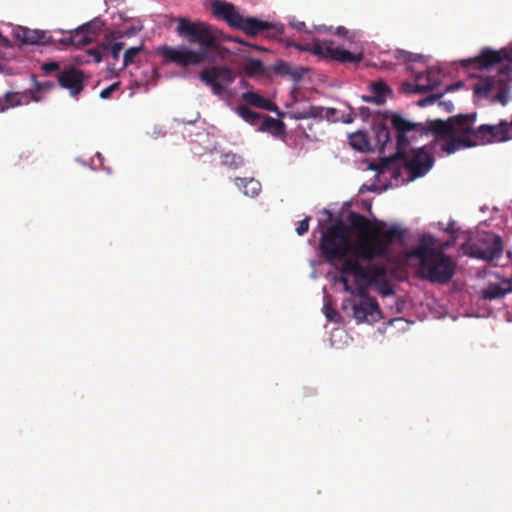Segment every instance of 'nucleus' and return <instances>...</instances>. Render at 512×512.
Segmentation results:
<instances>
[{"label": "nucleus", "mask_w": 512, "mask_h": 512, "mask_svg": "<svg viewBox=\"0 0 512 512\" xmlns=\"http://www.w3.org/2000/svg\"><path fill=\"white\" fill-rule=\"evenodd\" d=\"M348 221L349 227L337 220L322 231L318 247L325 262H343L350 258V254L369 262L387 258L391 253L390 246L403 242L406 233L398 224L371 221L357 212H350Z\"/></svg>", "instance_id": "nucleus-1"}, {"label": "nucleus", "mask_w": 512, "mask_h": 512, "mask_svg": "<svg viewBox=\"0 0 512 512\" xmlns=\"http://www.w3.org/2000/svg\"><path fill=\"white\" fill-rule=\"evenodd\" d=\"M177 22L178 35L187 38L190 43L198 44L200 49L160 46L157 54L162 57L165 64L190 67L199 66L204 62L214 63L215 56L221 60L226 59L230 51L220 44L218 31L212 25L203 21H190L184 17H180Z\"/></svg>", "instance_id": "nucleus-2"}, {"label": "nucleus", "mask_w": 512, "mask_h": 512, "mask_svg": "<svg viewBox=\"0 0 512 512\" xmlns=\"http://www.w3.org/2000/svg\"><path fill=\"white\" fill-rule=\"evenodd\" d=\"M432 240L418 243L409 257L418 259L419 275L433 284H447L456 271V263L451 256L434 250Z\"/></svg>", "instance_id": "nucleus-3"}, {"label": "nucleus", "mask_w": 512, "mask_h": 512, "mask_svg": "<svg viewBox=\"0 0 512 512\" xmlns=\"http://www.w3.org/2000/svg\"><path fill=\"white\" fill-rule=\"evenodd\" d=\"M211 8L215 17L226 21L231 27L242 30L251 37L269 31L274 27L272 23L256 17H243L232 3L226 1L215 0Z\"/></svg>", "instance_id": "nucleus-4"}, {"label": "nucleus", "mask_w": 512, "mask_h": 512, "mask_svg": "<svg viewBox=\"0 0 512 512\" xmlns=\"http://www.w3.org/2000/svg\"><path fill=\"white\" fill-rule=\"evenodd\" d=\"M463 253L472 258L491 262L502 256V238L494 233H483L461 245Z\"/></svg>", "instance_id": "nucleus-5"}, {"label": "nucleus", "mask_w": 512, "mask_h": 512, "mask_svg": "<svg viewBox=\"0 0 512 512\" xmlns=\"http://www.w3.org/2000/svg\"><path fill=\"white\" fill-rule=\"evenodd\" d=\"M359 258H349L343 261L340 269V281L344 285L345 291H350L351 286L349 284L348 275L355 277V284L373 285L378 282L380 278L385 276V269L382 266L370 265L368 267L362 266Z\"/></svg>", "instance_id": "nucleus-6"}, {"label": "nucleus", "mask_w": 512, "mask_h": 512, "mask_svg": "<svg viewBox=\"0 0 512 512\" xmlns=\"http://www.w3.org/2000/svg\"><path fill=\"white\" fill-rule=\"evenodd\" d=\"M511 72L512 69L506 65L499 70L498 76L480 79L477 83H475L473 87L475 95L482 98H487L492 93H495L492 96V100L502 105H506L508 102V94L510 90L509 75Z\"/></svg>", "instance_id": "nucleus-7"}, {"label": "nucleus", "mask_w": 512, "mask_h": 512, "mask_svg": "<svg viewBox=\"0 0 512 512\" xmlns=\"http://www.w3.org/2000/svg\"><path fill=\"white\" fill-rule=\"evenodd\" d=\"M298 49L309 52L323 59L339 63H358L363 59L362 53H351L348 50L335 47L332 40L313 39L311 43L297 46Z\"/></svg>", "instance_id": "nucleus-8"}, {"label": "nucleus", "mask_w": 512, "mask_h": 512, "mask_svg": "<svg viewBox=\"0 0 512 512\" xmlns=\"http://www.w3.org/2000/svg\"><path fill=\"white\" fill-rule=\"evenodd\" d=\"M199 79L211 88L214 95L222 96L227 87L234 82L235 74L228 66L213 65L202 70Z\"/></svg>", "instance_id": "nucleus-9"}, {"label": "nucleus", "mask_w": 512, "mask_h": 512, "mask_svg": "<svg viewBox=\"0 0 512 512\" xmlns=\"http://www.w3.org/2000/svg\"><path fill=\"white\" fill-rule=\"evenodd\" d=\"M504 60L512 62V52L507 49L494 50L485 47L480 54L474 58L463 60L462 64L466 67H473L480 70L489 69L496 64L502 63Z\"/></svg>", "instance_id": "nucleus-10"}, {"label": "nucleus", "mask_w": 512, "mask_h": 512, "mask_svg": "<svg viewBox=\"0 0 512 512\" xmlns=\"http://www.w3.org/2000/svg\"><path fill=\"white\" fill-rule=\"evenodd\" d=\"M401 160L413 179L424 176L434 164V157L425 147L413 149L411 154L408 153Z\"/></svg>", "instance_id": "nucleus-11"}, {"label": "nucleus", "mask_w": 512, "mask_h": 512, "mask_svg": "<svg viewBox=\"0 0 512 512\" xmlns=\"http://www.w3.org/2000/svg\"><path fill=\"white\" fill-rule=\"evenodd\" d=\"M510 139H512L511 125L506 120H501L496 125H480L476 131V141L482 144L505 142Z\"/></svg>", "instance_id": "nucleus-12"}, {"label": "nucleus", "mask_w": 512, "mask_h": 512, "mask_svg": "<svg viewBox=\"0 0 512 512\" xmlns=\"http://www.w3.org/2000/svg\"><path fill=\"white\" fill-rule=\"evenodd\" d=\"M391 124L398 132L396 140V157L399 159L405 158L408 154L406 149L409 145V140L405 134L409 131L416 130L420 127V124L408 121L400 114L396 113L391 116Z\"/></svg>", "instance_id": "nucleus-13"}, {"label": "nucleus", "mask_w": 512, "mask_h": 512, "mask_svg": "<svg viewBox=\"0 0 512 512\" xmlns=\"http://www.w3.org/2000/svg\"><path fill=\"white\" fill-rule=\"evenodd\" d=\"M353 317L357 323H376L381 319L379 304L375 298L354 301L352 304Z\"/></svg>", "instance_id": "nucleus-14"}, {"label": "nucleus", "mask_w": 512, "mask_h": 512, "mask_svg": "<svg viewBox=\"0 0 512 512\" xmlns=\"http://www.w3.org/2000/svg\"><path fill=\"white\" fill-rule=\"evenodd\" d=\"M85 75L77 68H68L60 71L58 75L59 85L69 90L71 96H77L84 89Z\"/></svg>", "instance_id": "nucleus-15"}, {"label": "nucleus", "mask_w": 512, "mask_h": 512, "mask_svg": "<svg viewBox=\"0 0 512 512\" xmlns=\"http://www.w3.org/2000/svg\"><path fill=\"white\" fill-rule=\"evenodd\" d=\"M14 36L17 40L29 45H49L54 41V36L46 31L29 29L27 27H18Z\"/></svg>", "instance_id": "nucleus-16"}, {"label": "nucleus", "mask_w": 512, "mask_h": 512, "mask_svg": "<svg viewBox=\"0 0 512 512\" xmlns=\"http://www.w3.org/2000/svg\"><path fill=\"white\" fill-rule=\"evenodd\" d=\"M476 118L477 114L475 112L450 117L453 126V136L471 137L476 140L477 128L474 127Z\"/></svg>", "instance_id": "nucleus-17"}, {"label": "nucleus", "mask_w": 512, "mask_h": 512, "mask_svg": "<svg viewBox=\"0 0 512 512\" xmlns=\"http://www.w3.org/2000/svg\"><path fill=\"white\" fill-rule=\"evenodd\" d=\"M415 79L417 83L412 91L418 94L432 91L441 83L440 73L434 68L429 69L425 76L422 73L416 74Z\"/></svg>", "instance_id": "nucleus-18"}, {"label": "nucleus", "mask_w": 512, "mask_h": 512, "mask_svg": "<svg viewBox=\"0 0 512 512\" xmlns=\"http://www.w3.org/2000/svg\"><path fill=\"white\" fill-rule=\"evenodd\" d=\"M510 292H512V281L503 280L500 283H490L482 291V297L488 300L501 299Z\"/></svg>", "instance_id": "nucleus-19"}, {"label": "nucleus", "mask_w": 512, "mask_h": 512, "mask_svg": "<svg viewBox=\"0 0 512 512\" xmlns=\"http://www.w3.org/2000/svg\"><path fill=\"white\" fill-rule=\"evenodd\" d=\"M448 138L447 142L442 146V150L447 154L455 153L462 148H471L478 145V142L471 137L451 136Z\"/></svg>", "instance_id": "nucleus-20"}, {"label": "nucleus", "mask_w": 512, "mask_h": 512, "mask_svg": "<svg viewBox=\"0 0 512 512\" xmlns=\"http://www.w3.org/2000/svg\"><path fill=\"white\" fill-rule=\"evenodd\" d=\"M273 71L281 76H289L294 81L301 80L307 73V69L303 67H293L285 61H278L274 64Z\"/></svg>", "instance_id": "nucleus-21"}, {"label": "nucleus", "mask_w": 512, "mask_h": 512, "mask_svg": "<svg viewBox=\"0 0 512 512\" xmlns=\"http://www.w3.org/2000/svg\"><path fill=\"white\" fill-rule=\"evenodd\" d=\"M242 99L249 105L254 107L268 110V111H277L278 107L271 100L259 95L256 92L248 91L242 94Z\"/></svg>", "instance_id": "nucleus-22"}, {"label": "nucleus", "mask_w": 512, "mask_h": 512, "mask_svg": "<svg viewBox=\"0 0 512 512\" xmlns=\"http://www.w3.org/2000/svg\"><path fill=\"white\" fill-rule=\"evenodd\" d=\"M90 25L85 24L79 28L70 31L68 34V40L71 41V45L78 48L84 47L92 42V37L89 35Z\"/></svg>", "instance_id": "nucleus-23"}, {"label": "nucleus", "mask_w": 512, "mask_h": 512, "mask_svg": "<svg viewBox=\"0 0 512 512\" xmlns=\"http://www.w3.org/2000/svg\"><path fill=\"white\" fill-rule=\"evenodd\" d=\"M390 88L382 82H375L371 85V95L363 96V100L368 103L382 105L386 101V96L390 93Z\"/></svg>", "instance_id": "nucleus-24"}, {"label": "nucleus", "mask_w": 512, "mask_h": 512, "mask_svg": "<svg viewBox=\"0 0 512 512\" xmlns=\"http://www.w3.org/2000/svg\"><path fill=\"white\" fill-rule=\"evenodd\" d=\"M429 130L437 137L447 138L453 136V126L450 117L447 120H433L428 123Z\"/></svg>", "instance_id": "nucleus-25"}, {"label": "nucleus", "mask_w": 512, "mask_h": 512, "mask_svg": "<svg viewBox=\"0 0 512 512\" xmlns=\"http://www.w3.org/2000/svg\"><path fill=\"white\" fill-rule=\"evenodd\" d=\"M28 103V97L24 94L17 92H7L2 98H0V111L3 112L10 108H14Z\"/></svg>", "instance_id": "nucleus-26"}, {"label": "nucleus", "mask_w": 512, "mask_h": 512, "mask_svg": "<svg viewBox=\"0 0 512 512\" xmlns=\"http://www.w3.org/2000/svg\"><path fill=\"white\" fill-rule=\"evenodd\" d=\"M235 184L240 189H243V193L246 196L255 197L261 191V183L254 178H236Z\"/></svg>", "instance_id": "nucleus-27"}, {"label": "nucleus", "mask_w": 512, "mask_h": 512, "mask_svg": "<svg viewBox=\"0 0 512 512\" xmlns=\"http://www.w3.org/2000/svg\"><path fill=\"white\" fill-rule=\"evenodd\" d=\"M260 130L269 132L274 136H280L285 132V125L279 119L264 116L260 125Z\"/></svg>", "instance_id": "nucleus-28"}, {"label": "nucleus", "mask_w": 512, "mask_h": 512, "mask_svg": "<svg viewBox=\"0 0 512 512\" xmlns=\"http://www.w3.org/2000/svg\"><path fill=\"white\" fill-rule=\"evenodd\" d=\"M376 147L381 152L384 151L386 145L390 143V131L389 128L384 124L376 125L374 128Z\"/></svg>", "instance_id": "nucleus-29"}, {"label": "nucleus", "mask_w": 512, "mask_h": 512, "mask_svg": "<svg viewBox=\"0 0 512 512\" xmlns=\"http://www.w3.org/2000/svg\"><path fill=\"white\" fill-rule=\"evenodd\" d=\"M349 144L361 152L371 150L367 134L360 131L350 135Z\"/></svg>", "instance_id": "nucleus-30"}, {"label": "nucleus", "mask_w": 512, "mask_h": 512, "mask_svg": "<svg viewBox=\"0 0 512 512\" xmlns=\"http://www.w3.org/2000/svg\"><path fill=\"white\" fill-rule=\"evenodd\" d=\"M236 112L244 121L251 125H258L261 120L260 114L251 110L246 105H239L236 108Z\"/></svg>", "instance_id": "nucleus-31"}, {"label": "nucleus", "mask_w": 512, "mask_h": 512, "mask_svg": "<svg viewBox=\"0 0 512 512\" xmlns=\"http://www.w3.org/2000/svg\"><path fill=\"white\" fill-rule=\"evenodd\" d=\"M221 162L224 166L231 169H238L244 164V160L240 155L228 152L222 155Z\"/></svg>", "instance_id": "nucleus-32"}, {"label": "nucleus", "mask_w": 512, "mask_h": 512, "mask_svg": "<svg viewBox=\"0 0 512 512\" xmlns=\"http://www.w3.org/2000/svg\"><path fill=\"white\" fill-rule=\"evenodd\" d=\"M245 71L249 76L262 74L264 72V65L261 60L251 58L245 64Z\"/></svg>", "instance_id": "nucleus-33"}, {"label": "nucleus", "mask_w": 512, "mask_h": 512, "mask_svg": "<svg viewBox=\"0 0 512 512\" xmlns=\"http://www.w3.org/2000/svg\"><path fill=\"white\" fill-rule=\"evenodd\" d=\"M454 87H455L454 85H450L442 93L432 94V95H429V96H427L425 98L420 99L418 101V106L419 107H426L428 105H432V104L436 103L438 100H440V98H442L444 93H446L448 91H451Z\"/></svg>", "instance_id": "nucleus-34"}, {"label": "nucleus", "mask_w": 512, "mask_h": 512, "mask_svg": "<svg viewBox=\"0 0 512 512\" xmlns=\"http://www.w3.org/2000/svg\"><path fill=\"white\" fill-rule=\"evenodd\" d=\"M143 50V46L131 47L127 49L123 57V66L127 67L135 62V57Z\"/></svg>", "instance_id": "nucleus-35"}, {"label": "nucleus", "mask_w": 512, "mask_h": 512, "mask_svg": "<svg viewBox=\"0 0 512 512\" xmlns=\"http://www.w3.org/2000/svg\"><path fill=\"white\" fill-rule=\"evenodd\" d=\"M369 287V285H365V284H356V287L355 289H353L351 287V290L349 291L352 295H355V296H358L359 297V300L358 301H363L365 300L366 298H371L369 296V294L367 293V288Z\"/></svg>", "instance_id": "nucleus-36"}, {"label": "nucleus", "mask_w": 512, "mask_h": 512, "mask_svg": "<svg viewBox=\"0 0 512 512\" xmlns=\"http://www.w3.org/2000/svg\"><path fill=\"white\" fill-rule=\"evenodd\" d=\"M428 240H432L433 242V245L432 247L434 248V250L438 251V250H441L442 253H445V251L451 246V243L450 242H445V243H442L440 245H437V240L435 237L433 236H423L419 239V243H423L425 241H428Z\"/></svg>", "instance_id": "nucleus-37"}, {"label": "nucleus", "mask_w": 512, "mask_h": 512, "mask_svg": "<svg viewBox=\"0 0 512 512\" xmlns=\"http://www.w3.org/2000/svg\"><path fill=\"white\" fill-rule=\"evenodd\" d=\"M120 87V82H115L100 92L102 99H108Z\"/></svg>", "instance_id": "nucleus-38"}, {"label": "nucleus", "mask_w": 512, "mask_h": 512, "mask_svg": "<svg viewBox=\"0 0 512 512\" xmlns=\"http://www.w3.org/2000/svg\"><path fill=\"white\" fill-rule=\"evenodd\" d=\"M318 115V108L310 107L308 111H303L295 114L296 119H307L309 117H316Z\"/></svg>", "instance_id": "nucleus-39"}, {"label": "nucleus", "mask_w": 512, "mask_h": 512, "mask_svg": "<svg viewBox=\"0 0 512 512\" xmlns=\"http://www.w3.org/2000/svg\"><path fill=\"white\" fill-rule=\"evenodd\" d=\"M310 217H306L298 223L296 232L299 236L304 235L309 230Z\"/></svg>", "instance_id": "nucleus-40"}, {"label": "nucleus", "mask_w": 512, "mask_h": 512, "mask_svg": "<svg viewBox=\"0 0 512 512\" xmlns=\"http://www.w3.org/2000/svg\"><path fill=\"white\" fill-rule=\"evenodd\" d=\"M88 55L93 58V61L99 63L102 60L103 53L101 48H93L88 51Z\"/></svg>", "instance_id": "nucleus-41"}, {"label": "nucleus", "mask_w": 512, "mask_h": 512, "mask_svg": "<svg viewBox=\"0 0 512 512\" xmlns=\"http://www.w3.org/2000/svg\"><path fill=\"white\" fill-rule=\"evenodd\" d=\"M124 48L123 42H115L111 47V55L114 59H118L120 52Z\"/></svg>", "instance_id": "nucleus-42"}, {"label": "nucleus", "mask_w": 512, "mask_h": 512, "mask_svg": "<svg viewBox=\"0 0 512 512\" xmlns=\"http://www.w3.org/2000/svg\"><path fill=\"white\" fill-rule=\"evenodd\" d=\"M59 63L57 62H47L42 65V69L45 72H53L59 69Z\"/></svg>", "instance_id": "nucleus-43"}, {"label": "nucleus", "mask_w": 512, "mask_h": 512, "mask_svg": "<svg viewBox=\"0 0 512 512\" xmlns=\"http://www.w3.org/2000/svg\"><path fill=\"white\" fill-rule=\"evenodd\" d=\"M439 105L448 113H451L454 110V105L451 101H440Z\"/></svg>", "instance_id": "nucleus-44"}, {"label": "nucleus", "mask_w": 512, "mask_h": 512, "mask_svg": "<svg viewBox=\"0 0 512 512\" xmlns=\"http://www.w3.org/2000/svg\"><path fill=\"white\" fill-rule=\"evenodd\" d=\"M359 115L363 120H367L371 115L370 109L368 107H360Z\"/></svg>", "instance_id": "nucleus-45"}, {"label": "nucleus", "mask_w": 512, "mask_h": 512, "mask_svg": "<svg viewBox=\"0 0 512 512\" xmlns=\"http://www.w3.org/2000/svg\"><path fill=\"white\" fill-rule=\"evenodd\" d=\"M57 43L62 44V45H71V41L68 40V35L61 37V38L54 37V41L51 44H57Z\"/></svg>", "instance_id": "nucleus-46"}, {"label": "nucleus", "mask_w": 512, "mask_h": 512, "mask_svg": "<svg viewBox=\"0 0 512 512\" xmlns=\"http://www.w3.org/2000/svg\"><path fill=\"white\" fill-rule=\"evenodd\" d=\"M380 292L383 295H390L393 293V290H392L391 286L385 282L384 285L382 286V288L380 289Z\"/></svg>", "instance_id": "nucleus-47"}, {"label": "nucleus", "mask_w": 512, "mask_h": 512, "mask_svg": "<svg viewBox=\"0 0 512 512\" xmlns=\"http://www.w3.org/2000/svg\"><path fill=\"white\" fill-rule=\"evenodd\" d=\"M418 58H420V56H417V55H414L412 53H408V52H405L404 53V59L406 61H416Z\"/></svg>", "instance_id": "nucleus-48"}, {"label": "nucleus", "mask_w": 512, "mask_h": 512, "mask_svg": "<svg viewBox=\"0 0 512 512\" xmlns=\"http://www.w3.org/2000/svg\"><path fill=\"white\" fill-rule=\"evenodd\" d=\"M336 34L344 36V35L347 34V29L345 27L340 26V27L337 28Z\"/></svg>", "instance_id": "nucleus-49"}, {"label": "nucleus", "mask_w": 512, "mask_h": 512, "mask_svg": "<svg viewBox=\"0 0 512 512\" xmlns=\"http://www.w3.org/2000/svg\"><path fill=\"white\" fill-rule=\"evenodd\" d=\"M332 314H333V315H336L337 313H336V311H335V310H329V309H327V311H326V316H327V318H328V319L333 320V316H332Z\"/></svg>", "instance_id": "nucleus-50"}, {"label": "nucleus", "mask_w": 512, "mask_h": 512, "mask_svg": "<svg viewBox=\"0 0 512 512\" xmlns=\"http://www.w3.org/2000/svg\"><path fill=\"white\" fill-rule=\"evenodd\" d=\"M0 42L4 45V46H7L8 43H9V40L5 37H3L1 34H0Z\"/></svg>", "instance_id": "nucleus-51"}, {"label": "nucleus", "mask_w": 512, "mask_h": 512, "mask_svg": "<svg viewBox=\"0 0 512 512\" xmlns=\"http://www.w3.org/2000/svg\"><path fill=\"white\" fill-rule=\"evenodd\" d=\"M387 168H388V163L385 162L383 165H381V168H380L379 172H384V170L387 169Z\"/></svg>", "instance_id": "nucleus-52"}, {"label": "nucleus", "mask_w": 512, "mask_h": 512, "mask_svg": "<svg viewBox=\"0 0 512 512\" xmlns=\"http://www.w3.org/2000/svg\"><path fill=\"white\" fill-rule=\"evenodd\" d=\"M232 40L240 44H245V42L239 38H232Z\"/></svg>", "instance_id": "nucleus-53"}, {"label": "nucleus", "mask_w": 512, "mask_h": 512, "mask_svg": "<svg viewBox=\"0 0 512 512\" xmlns=\"http://www.w3.org/2000/svg\"><path fill=\"white\" fill-rule=\"evenodd\" d=\"M397 175H398V171H397V170L392 171V176H393V177H395V178H396V177H397Z\"/></svg>", "instance_id": "nucleus-54"}, {"label": "nucleus", "mask_w": 512, "mask_h": 512, "mask_svg": "<svg viewBox=\"0 0 512 512\" xmlns=\"http://www.w3.org/2000/svg\"><path fill=\"white\" fill-rule=\"evenodd\" d=\"M302 26H305V23H301V25L298 26V29H301Z\"/></svg>", "instance_id": "nucleus-55"}, {"label": "nucleus", "mask_w": 512, "mask_h": 512, "mask_svg": "<svg viewBox=\"0 0 512 512\" xmlns=\"http://www.w3.org/2000/svg\"><path fill=\"white\" fill-rule=\"evenodd\" d=\"M302 26H305V23H301V25L298 26V29H301Z\"/></svg>", "instance_id": "nucleus-56"}, {"label": "nucleus", "mask_w": 512, "mask_h": 512, "mask_svg": "<svg viewBox=\"0 0 512 512\" xmlns=\"http://www.w3.org/2000/svg\"><path fill=\"white\" fill-rule=\"evenodd\" d=\"M302 26H305V23H301V25L298 26V29H301Z\"/></svg>", "instance_id": "nucleus-57"}]
</instances>
